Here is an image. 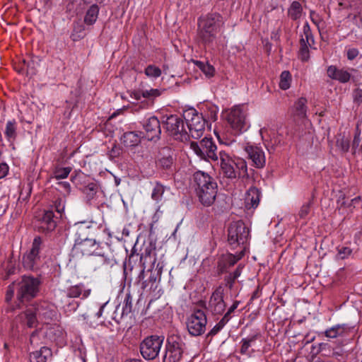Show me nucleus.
Wrapping results in <instances>:
<instances>
[{
  "mask_svg": "<svg viewBox=\"0 0 362 362\" xmlns=\"http://www.w3.org/2000/svg\"><path fill=\"white\" fill-rule=\"evenodd\" d=\"M218 161L223 175L229 179L245 178L248 177L245 160L239 157L232 156L225 150L218 151Z\"/></svg>",
  "mask_w": 362,
  "mask_h": 362,
  "instance_id": "1",
  "label": "nucleus"
},
{
  "mask_svg": "<svg viewBox=\"0 0 362 362\" xmlns=\"http://www.w3.org/2000/svg\"><path fill=\"white\" fill-rule=\"evenodd\" d=\"M194 180L199 201L204 206H211L217 194V183L207 173L202 171L194 174Z\"/></svg>",
  "mask_w": 362,
  "mask_h": 362,
  "instance_id": "2",
  "label": "nucleus"
},
{
  "mask_svg": "<svg viewBox=\"0 0 362 362\" xmlns=\"http://www.w3.org/2000/svg\"><path fill=\"white\" fill-rule=\"evenodd\" d=\"M223 24V17L216 13H209L199 19V36L204 44L214 42Z\"/></svg>",
  "mask_w": 362,
  "mask_h": 362,
  "instance_id": "3",
  "label": "nucleus"
},
{
  "mask_svg": "<svg viewBox=\"0 0 362 362\" xmlns=\"http://www.w3.org/2000/svg\"><path fill=\"white\" fill-rule=\"evenodd\" d=\"M53 313V310L49 308V305L43 302L30 305L20 317L29 327H33L39 320L47 323V320L54 315Z\"/></svg>",
  "mask_w": 362,
  "mask_h": 362,
  "instance_id": "4",
  "label": "nucleus"
},
{
  "mask_svg": "<svg viewBox=\"0 0 362 362\" xmlns=\"http://www.w3.org/2000/svg\"><path fill=\"white\" fill-rule=\"evenodd\" d=\"M189 147L201 159L218 161L217 147L211 138L204 137L199 142L192 141L189 144Z\"/></svg>",
  "mask_w": 362,
  "mask_h": 362,
  "instance_id": "5",
  "label": "nucleus"
},
{
  "mask_svg": "<svg viewBox=\"0 0 362 362\" xmlns=\"http://www.w3.org/2000/svg\"><path fill=\"white\" fill-rule=\"evenodd\" d=\"M190 136L195 139L201 138L205 132L206 121L202 115L194 109H190L184 113Z\"/></svg>",
  "mask_w": 362,
  "mask_h": 362,
  "instance_id": "6",
  "label": "nucleus"
},
{
  "mask_svg": "<svg viewBox=\"0 0 362 362\" xmlns=\"http://www.w3.org/2000/svg\"><path fill=\"white\" fill-rule=\"evenodd\" d=\"M40 281L37 278L24 276L18 284L17 298L23 302L35 297L39 291Z\"/></svg>",
  "mask_w": 362,
  "mask_h": 362,
  "instance_id": "7",
  "label": "nucleus"
},
{
  "mask_svg": "<svg viewBox=\"0 0 362 362\" xmlns=\"http://www.w3.org/2000/svg\"><path fill=\"white\" fill-rule=\"evenodd\" d=\"M184 350L185 344L178 336L169 337L165 345L163 362H179L182 358Z\"/></svg>",
  "mask_w": 362,
  "mask_h": 362,
  "instance_id": "8",
  "label": "nucleus"
},
{
  "mask_svg": "<svg viewBox=\"0 0 362 362\" xmlns=\"http://www.w3.org/2000/svg\"><path fill=\"white\" fill-rule=\"evenodd\" d=\"M164 338L159 336H150L144 339L140 345V352L146 360L156 358L160 351Z\"/></svg>",
  "mask_w": 362,
  "mask_h": 362,
  "instance_id": "9",
  "label": "nucleus"
},
{
  "mask_svg": "<svg viewBox=\"0 0 362 362\" xmlns=\"http://www.w3.org/2000/svg\"><path fill=\"white\" fill-rule=\"evenodd\" d=\"M165 128L168 134L176 140L183 141L188 138L184 125V121L180 116L171 115L167 117L165 122Z\"/></svg>",
  "mask_w": 362,
  "mask_h": 362,
  "instance_id": "10",
  "label": "nucleus"
},
{
  "mask_svg": "<svg viewBox=\"0 0 362 362\" xmlns=\"http://www.w3.org/2000/svg\"><path fill=\"white\" fill-rule=\"evenodd\" d=\"M207 318L204 311L196 310L192 313L187 320V328L192 336H200L204 333Z\"/></svg>",
  "mask_w": 362,
  "mask_h": 362,
  "instance_id": "11",
  "label": "nucleus"
},
{
  "mask_svg": "<svg viewBox=\"0 0 362 362\" xmlns=\"http://www.w3.org/2000/svg\"><path fill=\"white\" fill-rule=\"evenodd\" d=\"M249 238V229L243 221L233 222L228 230V240L230 245L244 244Z\"/></svg>",
  "mask_w": 362,
  "mask_h": 362,
  "instance_id": "12",
  "label": "nucleus"
},
{
  "mask_svg": "<svg viewBox=\"0 0 362 362\" xmlns=\"http://www.w3.org/2000/svg\"><path fill=\"white\" fill-rule=\"evenodd\" d=\"M228 122L236 132L245 131L249 125L246 119V113L241 106H235L230 110Z\"/></svg>",
  "mask_w": 362,
  "mask_h": 362,
  "instance_id": "13",
  "label": "nucleus"
},
{
  "mask_svg": "<svg viewBox=\"0 0 362 362\" xmlns=\"http://www.w3.org/2000/svg\"><path fill=\"white\" fill-rule=\"evenodd\" d=\"M74 248L76 250L81 252L83 255L105 256L103 248L93 239L86 238L81 240L75 244Z\"/></svg>",
  "mask_w": 362,
  "mask_h": 362,
  "instance_id": "14",
  "label": "nucleus"
},
{
  "mask_svg": "<svg viewBox=\"0 0 362 362\" xmlns=\"http://www.w3.org/2000/svg\"><path fill=\"white\" fill-rule=\"evenodd\" d=\"M244 149L256 168H261L264 166L266 158L264 152L260 146L255 144L247 143Z\"/></svg>",
  "mask_w": 362,
  "mask_h": 362,
  "instance_id": "15",
  "label": "nucleus"
},
{
  "mask_svg": "<svg viewBox=\"0 0 362 362\" xmlns=\"http://www.w3.org/2000/svg\"><path fill=\"white\" fill-rule=\"evenodd\" d=\"M223 288L219 286L214 291L210 298L209 308L214 314L220 315L225 310L226 304L223 300Z\"/></svg>",
  "mask_w": 362,
  "mask_h": 362,
  "instance_id": "16",
  "label": "nucleus"
},
{
  "mask_svg": "<svg viewBox=\"0 0 362 362\" xmlns=\"http://www.w3.org/2000/svg\"><path fill=\"white\" fill-rule=\"evenodd\" d=\"M146 131V136L148 140L158 139L160 133V121L155 116L149 117L143 124Z\"/></svg>",
  "mask_w": 362,
  "mask_h": 362,
  "instance_id": "17",
  "label": "nucleus"
},
{
  "mask_svg": "<svg viewBox=\"0 0 362 362\" xmlns=\"http://www.w3.org/2000/svg\"><path fill=\"white\" fill-rule=\"evenodd\" d=\"M56 225L53 211H46L42 217L38 219L37 228L40 232L47 233L53 230Z\"/></svg>",
  "mask_w": 362,
  "mask_h": 362,
  "instance_id": "18",
  "label": "nucleus"
},
{
  "mask_svg": "<svg viewBox=\"0 0 362 362\" xmlns=\"http://www.w3.org/2000/svg\"><path fill=\"white\" fill-rule=\"evenodd\" d=\"M163 90L158 88H151L149 90H137L130 93V97L134 100H139L141 98H144L149 100H153L159 97Z\"/></svg>",
  "mask_w": 362,
  "mask_h": 362,
  "instance_id": "19",
  "label": "nucleus"
},
{
  "mask_svg": "<svg viewBox=\"0 0 362 362\" xmlns=\"http://www.w3.org/2000/svg\"><path fill=\"white\" fill-rule=\"evenodd\" d=\"M327 76L333 79L338 81L341 83H346L350 80V73L343 69H338L335 66H329L327 68Z\"/></svg>",
  "mask_w": 362,
  "mask_h": 362,
  "instance_id": "20",
  "label": "nucleus"
},
{
  "mask_svg": "<svg viewBox=\"0 0 362 362\" xmlns=\"http://www.w3.org/2000/svg\"><path fill=\"white\" fill-rule=\"evenodd\" d=\"M90 293V288H87L83 284H79L69 288L66 291V296L69 298L81 297L82 299H84L88 298Z\"/></svg>",
  "mask_w": 362,
  "mask_h": 362,
  "instance_id": "21",
  "label": "nucleus"
},
{
  "mask_svg": "<svg viewBox=\"0 0 362 362\" xmlns=\"http://www.w3.org/2000/svg\"><path fill=\"white\" fill-rule=\"evenodd\" d=\"M260 192L256 187H250L246 193L245 198V208L250 209L259 205Z\"/></svg>",
  "mask_w": 362,
  "mask_h": 362,
  "instance_id": "22",
  "label": "nucleus"
},
{
  "mask_svg": "<svg viewBox=\"0 0 362 362\" xmlns=\"http://www.w3.org/2000/svg\"><path fill=\"white\" fill-rule=\"evenodd\" d=\"M52 356V350L47 346H42L30 354V362H47Z\"/></svg>",
  "mask_w": 362,
  "mask_h": 362,
  "instance_id": "23",
  "label": "nucleus"
},
{
  "mask_svg": "<svg viewBox=\"0 0 362 362\" xmlns=\"http://www.w3.org/2000/svg\"><path fill=\"white\" fill-rule=\"evenodd\" d=\"M256 339L257 336L255 335L242 339L240 341V354L251 357L255 351L252 347L255 346Z\"/></svg>",
  "mask_w": 362,
  "mask_h": 362,
  "instance_id": "24",
  "label": "nucleus"
},
{
  "mask_svg": "<svg viewBox=\"0 0 362 362\" xmlns=\"http://www.w3.org/2000/svg\"><path fill=\"white\" fill-rule=\"evenodd\" d=\"M17 122L15 119L8 120L6 124L4 134L6 140L11 144L17 137Z\"/></svg>",
  "mask_w": 362,
  "mask_h": 362,
  "instance_id": "25",
  "label": "nucleus"
},
{
  "mask_svg": "<svg viewBox=\"0 0 362 362\" xmlns=\"http://www.w3.org/2000/svg\"><path fill=\"white\" fill-rule=\"evenodd\" d=\"M122 142L127 147L137 146L140 143V136L134 132H126L122 137Z\"/></svg>",
  "mask_w": 362,
  "mask_h": 362,
  "instance_id": "26",
  "label": "nucleus"
},
{
  "mask_svg": "<svg viewBox=\"0 0 362 362\" xmlns=\"http://www.w3.org/2000/svg\"><path fill=\"white\" fill-rule=\"evenodd\" d=\"M98 13L99 7L96 4L91 5L86 13L84 23L87 25L94 24L97 21Z\"/></svg>",
  "mask_w": 362,
  "mask_h": 362,
  "instance_id": "27",
  "label": "nucleus"
},
{
  "mask_svg": "<svg viewBox=\"0 0 362 362\" xmlns=\"http://www.w3.org/2000/svg\"><path fill=\"white\" fill-rule=\"evenodd\" d=\"M346 329V327L345 325H337L326 329L324 334L328 338L334 339L339 336H342L344 334Z\"/></svg>",
  "mask_w": 362,
  "mask_h": 362,
  "instance_id": "28",
  "label": "nucleus"
},
{
  "mask_svg": "<svg viewBox=\"0 0 362 362\" xmlns=\"http://www.w3.org/2000/svg\"><path fill=\"white\" fill-rule=\"evenodd\" d=\"M193 63L199 68L207 78H211L214 76L215 69L208 62L194 60Z\"/></svg>",
  "mask_w": 362,
  "mask_h": 362,
  "instance_id": "29",
  "label": "nucleus"
},
{
  "mask_svg": "<svg viewBox=\"0 0 362 362\" xmlns=\"http://www.w3.org/2000/svg\"><path fill=\"white\" fill-rule=\"evenodd\" d=\"M39 259L40 256H37L35 254L34 255L30 252L28 254L23 256V264L28 269H34Z\"/></svg>",
  "mask_w": 362,
  "mask_h": 362,
  "instance_id": "30",
  "label": "nucleus"
},
{
  "mask_svg": "<svg viewBox=\"0 0 362 362\" xmlns=\"http://www.w3.org/2000/svg\"><path fill=\"white\" fill-rule=\"evenodd\" d=\"M71 171L70 167H60L56 166L52 171V177L56 180L65 179L66 178Z\"/></svg>",
  "mask_w": 362,
  "mask_h": 362,
  "instance_id": "31",
  "label": "nucleus"
},
{
  "mask_svg": "<svg viewBox=\"0 0 362 362\" xmlns=\"http://www.w3.org/2000/svg\"><path fill=\"white\" fill-rule=\"evenodd\" d=\"M336 146L344 153L349 151L350 148L349 138L343 134L337 136Z\"/></svg>",
  "mask_w": 362,
  "mask_h": 362,
  "instance_id": "32",
  "label": "nucleus"
},
{
  "mask_svg": "<svg viewBox=\"0 0 362 362\" xmlns=\"http://www.w3.org/2000/svg\"><path fill=\"white\" fill-rule=\"evenodd\" d=\"M292 76L289 71H284L280 75L279 88L282 90H287L291 87Z\"/></svg>",
  "mask_w": 362,
  "mask_h": 362,
  "instance_id": "33",
  "label": "nucleus"
},
{
  "mask_svg": "<svg viewBox=\"0 0 362 362\" xmlns=\"http://www.w3.org/2000/svg\"><path fill=\"white\" fill-rule=\"evenodd\" d=\"M302 11L303 8L300 4L298 1H293L288 8V16L293 20H297L301 16Z\"/></svg>",
  "mask_w": 362,
  "mask_h": 362,
  "instance_id": "34",
  "label": "nucleus"
},
{
  "mask_svg": "<svg viewBox=\"0 0 362 362\" xmlns=\"http://www.w3.org/2000/svg\"><path fill=\"white\" fill-rule=\"evenodd\" d=\"M47 334L49 336L50 339L54 340L57 343L62 344L64 342V333L59 327L50 328Z\"/></svg>",
  "mask_w": 362,
  "mask_h": 362,
  "instance_id": "35",
  "label": "nucleus"
},
{
  "mask_svg": "<svg viewBox=\"0 0 362 362\" xmlns=\"http://www.w3.org/2000/svg\"><path fill=\"white\" fill-rule=\"evenodd\" d=\"M307 100L305 98H300L295 103L297 114L300 117H305L307 112Z\"/></svg>",
  "mask_w": 362,
  "mask_h": 362,
  "instance_id": "36",
  "label": "nucleus"
},
{
  "mask_svg": "<svg viewBox=\"0 0 362 362\" xmlns=\"http://www.w3.org/2000/svg\"><path fill=\"white\" fill-rule=\"evenodd\" d=\"M144 74L148 78H157L160 76L162 71L159 67L150 64L146 67Z\"/></svg>",
  "mask_w": 362,
  "mask_h": 362,
  "instance_id": "37",
  "label": "nucleus"
},
{
  "mask_svg": "<svg viewBox=\"0 0 362 362\" xmlns=\"http://www.w3.org/2000/svg\"><path fill=\"white\" fill-rule=\"evenodd\" d=\"M165 192V187L160 183H156L154 186L152 193L151 198L156 202L161 201L163 193Z\"/></svg>",
  "mask_w": 362,
  "mask_h": 362,
  "instance_id": "38",
  "label": "nucleus"
},
{
  "mask_svg": "<svg viewBox=\"0 0 362 362\" xmlns=\"http://www.w3.org/2000/svg\"><path fill=\"white\" fill-rule=\"evenodd\" d=\"M299 57L302 61H307L310 57L308 46L306 45L303 37L300 40Z\"/></svg>",
  "mask_w": 362,
  "mask_h": 362,
  "instance_id": "39",
  "label": "nucleus"
},
{
  "mask_svg": "<svg viewBox=\"0 0 362 362\" xmlns=\"http://www.w3.org/2000/svg\"><path fill=\"white\" fill-rule=\"evenodd\" d=\"M42 247V240L41 238L36 237L34 238L32 247L30 249V251L33 254H35L37 256H39L40 252Z\"/></svg>",
  "mask_w": 362,
  "mask_h": 362,
  "instance_id": "40",
  "label": "nucleus"
},
{
  "mask_svg": "<svg viewBox=\"0 0 362 362\" xmlns=\"http://www.w3.org/2000/svg\"><path fill=\"white\" fill-rule=\"evenodd\" d=\"M240 274H241V269L240 268V267H238L235 271L234 272H233L232 274H230L228 278H227V285L231 288L235 281L236 279H238L240 276Z\"/></svg>",
  "mask_w": 362,
  "mask_h": 362,
  "instance_id": "41",
  "label": "nucleus"
},
{
  "mask_svg": "<svg viewBox=\"0 0 362 362\" xmlns=\"http://www.w3.org/2000/svg\"><path fill=\"white\" fill-rule=\"evenodd\" d=\"M337 258L344 259L351 255L352 250L348 247H339L337 248Z\"/></svg>",
  "mask_w": 362,
  "mask_h": 362,
  "instance_id": "42",
  "label": "nucleus"
},
{
  "mask_svg": "<svg viewBox=\"0 0 362 362\" xmlns=\"http://www.w3.org/2000/svg\"><path fill=\"white\" fill-rule=\"evenodd\" d=\"M227 322V320L222 318L209 332L208 335L214 336L219 332Z\"/></svg>",
  "mask_w": 362,
  "mask_h": 362,
  "instance_id": "43",
  "label": "nucleus"
},
{
  "mask_svg": "<svg viewBox=\"0 0 362 362\" xmlns=\"http://www.w3.org/2000/svg\"><path fill=\"white\" fill-rule=\"evenodd\" d=\"M243 256V253L241 252L238 255H234L232 254H228L225 257V261L230 266H233L239 259L242 258Z\"/></svg>",
  "mask_w": 362,
  "mask_h": 362,
  "instance_id": "44",
  "label": "nucleus"
},
{
  "mask_svg": "<svg viewBox=\"0 0 362 362\" xmlns=\"http://www.w3.org/2000/svg\"><path fill=\"white\" fill-rule=\"evenodd\" d=\"M259 134L262 140L267 141L269 139H272V136L274 134L273 132L269 129L268 127H264L260 129Z\"/></svg>",
  "mask_w": 362,
  "mask_h": 362,
  "instance_id": "45",
  "label": "nucleus"
},
{
  "mask_svg": "<svg viewBox=\"0 0 362 362\" xmlns=\"http://www.w3.org/2000/svg\"><path fill=\"white\" fill-rule=\"evenodd\" d=\"M158 164L163 168L168 169L173 164V158L171 156H165L158 160Z\"/></svg>",
  "mask_w": 362,
  "mask_h": 362,
  "instance_id": "46",
  "label": "nucleus"
},
{
  "mask_svg": "<svg viewBox=\"0 0 362 362\" xmlns=\"http://www.w3.org/2000/svg\"><path fill=\"white\" fill-rule=\"evenodd\" d=\"M304 36L302 37L305 39V42L308 46H311L313 42V37L308 26H304Z\"/></svg>",
  "mask_w": 362,
  "mask_h": 362,
  "instance_id": "47",
  "label": "nucleus"
},
{
  "mask_svg": "<svg viewBox=\"0 0 362 362\" xmlns=\"http://www.w3.org/2000/svg\"><path fill=\"white\" fill-rule=\"evenodd\" d=\"M310 211V204L309 203H306L302 206L300 208L298 215L301 218H305L309 214Z\"/></svg>",
  "mask_w": 362,
  "mask_h": 362,
  "instance_id": "48",
  "label": "nucleus"
},
{
  "mask_svg": "<svg viewBox=\"0 0 362 362\" xmlns=\"http://www.w3.org/2000/svg\"><path fill=\"white\" fill-rule=\"evenodd\" d=\"M361 132L358 129V127L356 128V132L352 142V150L354 151V153H355L356 149L358 147L360 142H361Z\"/></svg>",
  "mask_w": 362,
  "mask_h": 362,
  "instance_id": "49",
  "label": "nucleus"
},
{
  "mask_svg": "<svg viewBox=\"0 0 362 362\" xmlns=\"http://www.w3.org/2000/svg\"><path fill=\"white\" fill-rule=\"evenodd\" d=\"M57 185L59 187V190L64 192L66 194H69L71 192V185L68 182L62 181L57 182Z\"/></svg>",
  "mask_w": 362,
  "mask_h": 362,
  "instance_id": "50",
  "label": "nucleus"
},
{
  "mask_svg": "<svg viewBox=\"0 0 362 362\" xmlns=\"http://www.w3.org/2000/svg\"><path fill=\"white\" fill-rule=\"evenodd\" d=\"M9 167L6 163H0V179L5 177L8 173Z\"/></svg>",
  "mask_w": 362,
  "mask_h": 362,
  "instance_id": "51",
  "label": "nucleus"
},
{
  "mask_svg": "<svg viewBox=\"0 0 362 362\" xmlns=\"http://www.w3.org/2000/svg\"><path fill=\"white\" fill-rule=\"evenodd\" d=\"M210 110V114L208 115V117L215 121L217 118L218 108L216 106L211 105Z\"/></svg>",
  "mask_w": 362,
  "mask_h": 362,
  "instance_id": "52",
  "label": "nucleus"
},
{
  "mask_svg": "<svg viewBox=\"0 0 362 362\" xmlns=\"http://www.w3.org/2000/svg\"><path fill=\"white\" fill-rule=\"evenodd\" d=\"M238 305H239L238 301L234 302L233 304L229 308L228 312L226 313L223 318H225V320H227V321H228L229 315L238 308Z\"/></svg>",
  "mask_w": 362,
  "mask_h": 362,
  "instance_id": "53",
  "label": "nucleus"
},
{
  "mask_svg": "<svg viewBox=\"0 0 362 362\" xmlns=\"http://www.w3.org/2000/svg\"><path fill=\"white\" fill-rule=\"evenodd\" d=\"M358 54V51L357 49L353 48L350 49L347 52V58L350 60L354 59Z\"/></svg>",
  "mask_w": 362,
  "mask_h": 362,
  "instance_id": "54",
  "label": "nucleus"
},
{
  "mask_svg": "<svg viewBox=\"0 0 362 362\" xmlns=\"http://www.w3.org/2000/svg\"><path fill=\"white\" fill-rule=\"evenodd\" d=\"M354 100L358 102H362V90L356 89L354 93Z\"/></svg>",
  "mask_w": 362,
  "mask_h": 362,
  "instance_id": "55",
  "label": "nucleus"
},
{
  "mask_svg": "<svg viewBox=\"0 0 362 362\" xmlns=\"http://www.w3.org/2000/svg\"><path fill=\"white\" fill-rule=\"evenodd\" d=\"M14 294V288H13V286H10L8 288V291H7V293H6V299L7 301L10 300L13 296Z\"/></svg>",
  "mask_w": 362,
  "mask_h": 362,
  "instance_id": "56",
  "label": "nucleus"
},
{
  "mask_svg": "<svg viewBox=\"0 0 362 362\" xmlns=\"http://www.w3.org/2000/svg\"><path fill=\"white\" fill-rule=\"evenodd\" d=\"M86 189L90 190V193H88V195H89L90 197H92L93 196V194L95 193V185H93V184L89 185L87 187Z\"/></svg>",
  "mask_w": 362,
  "mask_h": 362,
  "instance_id": "57",
  "label": "nucleus"
},
{
  "mask_svg": "<svg viewBox=\"0 0 362 362\" xmlns=\"http://www.w3.org/2000/svg\"><path fill=\"white\" fill-rule=\"evenodd\" d=\"M360 201H361V197H355L354 199H351V204H358V203H359Z\"/></svg>",
  "mask_w": 362,
  "mask_h": 362,
  "instance_id": "58",
  "label": "nucleus"
},
{
  "mask_svg": "<svg viewBox=\"0 0 362 362\" xmlns=\"http://www.w3.org/2000/svg\"><path fill=\"white\" fill-rule=\"evenodd\" d=\"M129 297L127 296V298L125 299V301H126L125 309L128 310V311H129L131 309V306L130 305L129 306Z\"/></svg>",
  "mask_w": 362,
  "mask_h": 362,
  "instance_id": "59",
  "label": "nucleus"
},
{
  "mask_svg": "<svg viewBox=\"0 0 362 362\" xmlns=\"http://www.w3.org/2000/svg\"><path fill=\"white\" fill-rule=\"evenodd\" d=\"M103 311V306H101L100 308H99V310L98 312L96 313V315L99 317L101 316L102 315V313Z\"/></svg>",
  "mask_w": 362,
  "mask_h": 362,
  "instance_id": "60",
  "label": "nucleus"
},
{
  "mask_svg": "<svg viewBox=\"0 0 362 362\" xmlns=\"http://www.w3.org/2000/svg\"><path fill=\"white\" fill-rule=\"evenodd\" d=\"M125 362H143V361L139 359H129V360L126 361Z\"/></svg>",
  "mask_w": 362,
  "mask_h": 362,
  "instance_id": "61",
  "label": "nucleus"
},
{
  "mask_svg": "<svg viewBox=\"0 0 362 362\" xmlns=\"http://www.w3.org/2000/svg\"><path fill=\"white\" fill-rule=\"evenodd\" d=\"M63 209H64V206H62V209H59V206H57V211L58 212H59V213H60V212H61V211H62Z\"/></svg>",
  "mask_w": 362,
  "mask_h": 362,
  "instance_id": "62",
  "label": "nucleus"
},
{
  "mask_svg": "<svg viewBox=\"0 0 362 362\" xmlns=\"http://www.w3.org/2000/svg\"><path fill=\"white\" fill-rule=\"evenodd\" d=\"M156 277H153V276H151L150 277V281H156Z\"/></svg>",
  "mask_w": 362,
  "mask_h": 362,
  "instance_id": "63",
  "label": "nucleus"
},
{
  "mask_svg": "<svg viewBox=\"0 0 362 362\" xmlns=\"http://www.w3.org/2000/svg\"><path fill=\"white\" fill-rule=\"evenodd\" d=\"M280 142H281V141H280V140H275V141H274V144H279Z\"/></svg>",
  "mask_w": 362,
  "mask_h": 362,
  "instance_id": "64",
  "label": "nucleus"
}]
</instances>
